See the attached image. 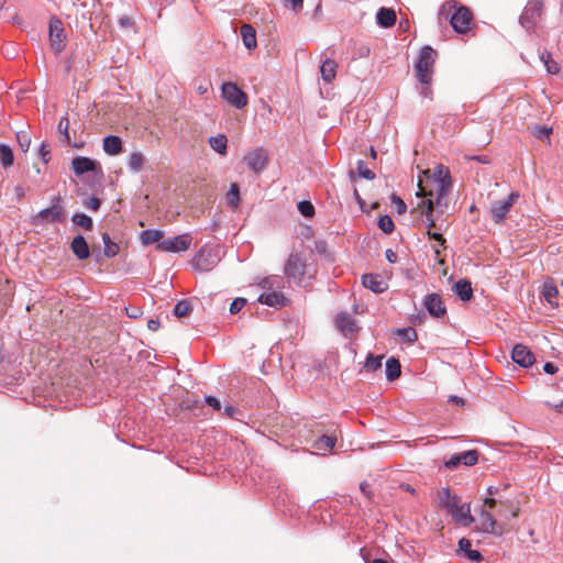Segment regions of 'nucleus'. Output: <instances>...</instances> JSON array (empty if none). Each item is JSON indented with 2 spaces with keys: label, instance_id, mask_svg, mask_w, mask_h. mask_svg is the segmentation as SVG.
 Wrapping results in <instances>:
<instances>
[{
  "label": "nucleus",
  "instance_id": "obj_1",
  "mask_svg": "<svg viewBox=\"0 0 563 563\" xmlns=\"http://www.w3.org/2000/svg\"><path fill=\"white\" fill-rule=\"evenodd\" d=\"M440 19L449 20L453 30L457 33H465L472 22L471 11L464 7H457L455 0L446 1L440 9Z\"/></svg>",
  "mask_w": 563,
  "mask_h": 563
},
{
  "label": "nucleus",
  "instance_id": "obj_2",
  "mask_svg": "<svg viewBox=\"0 0 563 563\" xmlns=\"http://www.w3.org/2000/svg\"><path fill=\"white\" fill-rule=\"evenodd\" d=\"M439 506L445 509L457 522L468 525L474 521L468 505H461L460 498L451 494L449 488H442L439 493Z\"/></svg>",
  "mask_w": 563,
  "mask_h": 563
},
{
  "label": "nucleus",
  "instance_id": "obj_3",
  "mask_svg": "<svg viewBox=\"0 0 563 563\" xmlns=\"http://www.w3.org/2000/svg\"><path fill=\"white\" fill-rule=\"evenodd\" d=\"M437 52L431 46L421 48L418 59L415 63L416 76L422 85H430L433 76V66Z\"/></svg>",
  "mask_w": 563,
  "mask_h": 563
},
{
  "label": "nucleus",
  "instance_id": "obj_4",
  "mask_svg": "<svg viewBox=\"0 0 563 563\" xmlns=\"http://www.w3.org/2000/svg\"><path fill=\"white\" fill-rule=\"evenodd\" d=\"M496 498L486 497L483 501V506L479 512V529L485 533H490L500 537L504 533V528L498 525L495 517L492 514V509L497 505Z\"/></svg>",
  "mask_w": 563,
  "mask_h": 563
},
{
  "label": "nucleus",
  "instance_id": "obj_5",
  "mask_svg": "<svg viewBox=\"0 0 563 563\" xmlns=\"http://www.w3.org/2000/svg\"><path fill=\"white\" fill-rule=\"evenodd\" d=\"M220 262L218 250L212 246H202L192 260V266L199 272H210Z\"/></svg>",
  "mask_w": 563,
  "mask_h": 563
},
{
  "label": "nucleus",
  "instance_id": "obj_6",
  "mask_svg": "<svg viewBox=\"0 0 563 563\" xmlns=\"http://www.w3.org/2000/svg\"><path fill=\"white\" fill-rule=\"evenodd\" d=\"M65 220V211L60 206V197H55L51 207L42 209L33 217V223H62Z\"/></svg>",
  "mask_w": 563,
  "mask_h": 563
},
{
  "label": "nucleus",
  "instance_id": "obj_7",
  "mask_svg": "<svg viewBox=\"0 0 563 563\" xmlns=\"http://www.w3.org/2000/svg\"><path fill=\"white\" fill-rule=\"evenodd\" d=\"M543 1L529 0L519 18V23L528 32H532L542 15Z\"/></svg>",
  "mask_w": 563,
  "mask_h": 563
},
{
  "label": "nucleus",
  "instance_id": "obj_8",
  "mask_svg": "<svg viewBox=\"0 0 563 563\" xmlns=\"http://www.w3.org/2000/svg\"><path fill=\"white\" fill-rule=\"evenodd\" d=\"M432 188L427 189V187L419 183V191L417 196L426 197L427 199L433 200L434 205H440L443 198L446 196L449 188L451 186V179H434L430 180Z\"/></svg>",
  "mask_w": 563,
  "mask_h": 563
},
{
  "label": "nucleus",
  "instance_id": "obj_9",
  "mask_svg": "<svg viewBox=\"0 0 563 563\" xmlns=\"http://www.w3.org/2000/svg\"><path fill=\"white\" fill-rule=\"evenodd\" d=\"M519 199V194L514 191L509 194L506 198L492 202L489 213L492 220L497 223H504L508 212L515 205V202Z\"/></svg>",
  "mask_w": 563,
  "mask_h": 563
},
{
  "label": "nucleus",
  "instance_id": "obj_10",
  "mask_svg": "<svg viewBox=\"0 0 563 563\" xmlns=\"http://www.w3.org/2000/svg\"><path fill=\"white\" fill-rule=\"evenodd\" d=\"M221 97L236 109H243L249 102L247 95L232 81L222 84Z\"/></svg>",
  "mask_w": 563,
  "mask_h": 563
},
{
  "label": "nucleus",
  "instance_id": "obj_11",
  "mask_svg": "<svg viewBox=\"0 0 563 563\" xmlns=\"http://www.w3.org/2000/svg\"><path fill=\"white\" fill-rule=\"evenodd\" d=\"M192 242V238L189 233H184L170 239L162 240L156 249L162 252L168 253H180L186 252Z\"/></svg>",
  "mask_w": 563,
  "mask_h": 563
},
{
  "label": "nucleus",
  "instance_id": "obj_12",
  "mask_svg": "<svg viewBox=\"0 0 563 563\" xmlns=\"http://www.w3.org/2000/svg\"><path fill=\"white\" fill-rule=\"evenodd\" d=\"M49 43L54 53L58 54L65 48L66 35L63 23L57 18L49 21Z\"/></svg>",
  "mask_w": 563,
  "mask_h": 563
},
{
  "label": "nucleus",
  "instance_id": "obj_13",
  "mask_svg": "<svg viewBox=\"0 0 563 563\" xmlns=\"http://www.w3.org/2000/svg\"><path fill=\"white\" fill-rule=\"evenodd\" d=\"M285 274L288 279L300 285L306 274V265L298 254H291L285 265Z\"/></svg>",
  "mask_w": 563,
  "mask_h": 563
},
{
  "label": "nucleus",
  "instance_id": "obj_14",
  "mask_svg": "<svg viewBox=\"0 0 563 563\" xmlns=\"http://www.w3.org/2000/svg\"><path fill=\"white\" fill-rule=\"evenodd\" d=\"M71 169L77 176H81L85 173L102 174V167L99 162L85 157L77 156L71 161Z\"/></svg>",
  "mask_w": 563,
  "mask_h": 563
},
{
  "label": "nucleus",
  "instance_id": "obj_15",
  "mask_svg": "<svg viewBox=\"0 0 563 563\" xmlns=\"http://www.w3.org/2000/svg\"><path fill=\"white\" fill-rule=\"evenodd\" d=\"M478 461V452L476 450L464 451L454 454L444 461V466L449 470L456 468L460 464L465 466H473Z\"/></svg>",
  "mask_w": 563,
  "mask_h": 563
},
{
  "label": "nucleus",
  "instance_id": "obj_16",
  "mask_svg": "<svg viewBox=\"0 0 563 563\" xmlns=\"http://www.w3.org/2000/svg\"><path fill=\"white\" fill-rule=\"evenodd\" d=\"M244 161L251 170L254 173H260L266 166L268 157L266 151L262 147H258L249 152L244 156Z\"/></svg>",
  "mask_w": 563,
  "mask_h": 563
},
{
  "label": "nucleus",
  "instance_id": "obj_17",
  "mask_svg": "<svg viewBox=\"0 0 563 563\" xmlns=\"http://www.w3.org/2000/svg\"><path fill=\"white\" fill-rule=\"evenodd\" d=\"M423 306L428 313L434 318H443L446 314V308L439 294L427 295L423 299Z\"/></svg>",
  "mask_w": 563,
  "mask_h": 563
},
{
  "label": "nucleus",
  "instance_id": "obj_18",
  "mask_svg": "<svg viewBox=\"0 0 563 563\" xmlns=\"http://www.w3.org/2000/svg\"><path fill=\"white\" fill-rule=\"evenodd\" d=\"M511 358L521 367H529L534 362V356L532 352L526 345L522 344H516L514 346L511 352Z\"/></svg>",
  "mask_w": 563,
  "mask_h": 563
},
{
  "label": "nucleus",
  "instance_id": "obj_19",
  "mask_svg": "<svg viewBox=\"0 0 563 563\" xmlns=\"http://www.w3.org/2000/svg\"><path fill=\"white\" fill-rule=\"evenodd\" d=\"M287 298L284 296L283 292L278 291V290H273V291H268V292H263L260 297H258V302L263 303V305H266V306H269V307H274V308H282V307H285L286 303H287Z\"/></svg>",
  "mask_w": 563,
  "mask_h": 563
},
{
  "label": "nucleus",
  "instance_id": "obj_20",
  "mask_svg": "<svg viewBox=\"0 0 563 563\" xmlns=\"http://www.w3.org/2000/svg\"><path fill=\"white\" fill-rule=\"evenodd\" d=\"M362 284L365 288L375 294H382L386 290L387 285L378 274H365L362 276Z\"/></svg>",
  "mask_w": 563,
  "mask_h": 563
},
{
  "label": "nucleus",
  "instance_id": "obj_21",
  "mask_svg": "<svg viewBox=\"0 0 563 563\" xmlns=\"http://www.w3.org/2000/svg\"><path fill=\"white\" fill-rule=\"evenodd\" d=\"M335 325L344 335L352 334L357 329L354 318L347 312H341L335 317Z\"/></svg>",
  "mask_w": 563,
  "mask_h": 563
},
{
  "label": "nucleus",
  "instance_id": "obj_22",
  "mask_svg": "<svg viewBox=\"0 0 563 563\" xmlns=\"http://www.w3.org/2000/svg\"><path fill=\"white\" fill-rule=\"evenodd\" d=\"M70 250L80 261L87 260L90 256L89 245L82 235H76L73 239Z\"/></svg>",
  "mask_w": 563,
  "mask_h": 563
},
{
  "label": "nucleus",
  "instance_id": "obj_23",
  "mask_svg": "<svg viewBox=\"0 0 563 563\" xmlns=\"http://www.w3.org/2000/svg\"><path fill=\"white\" fill-rule=\"evenodd\" d=\"M102 148L108 155L115 156L123 150L122 140L117 135H107L102 141Z\"/></svg>",
  "mask_w": 563,
  "mask_h": 563
},
{
  "label": "nucleus",
  "instance_id": "obj_24",
  "mask_svg": "<svg viewBox=\"0 0 563 563\" xmlns=\"http://www.w3.org/2000/svg\"><path fill=\"white\" fill-rule=\"evenodd\" d=\"M453 291L462 301H468L473 297L472 284L467 279L457 280L453 286Z\"/></svg>",
  "mask_w": 563,
  "mask_h": 563
},
{
  "label": "nucleus",
  "instance_id": "obj_25",
  "mask_svg": "<svg viewBox=\"0 0 563 563\" xmlns=\"http://www.w3.org/2000/svg\"><path fill=\"white\" fill-rule=\"evenodd\" d=\"M338 64L334 59L327 58L320 66L321 77L324 82L330 84L336 76Z\"/></svg>",
  "mask_w": 563,
  "mask_h": 563
},
{
  "label": "nucleus",
  "instance_id": "obj_26",
  "mask_svg": "<svg viewBox=\"0 0 563 563\" xmlns=\"http://www.w3.org/2000/svg\"><path fill=\"white\" fill-rule=\"evenodd\" d=\"M378 25L383 27H390L396 22V13L393 9L380 8L376 14Z\"/></svg>",
  "mask_w": 563,
  "mask_h": 563
},
{
  "label": "nucleus",
  "instance_id": "obj_27",
  "mask_svg": "<svg viewBox=\"0 0 563 563\" xmlns=\"http://www.w3.org/2000/svg\"><path fill=\"white\" fill-rule=\"evenodd\" d=\"M241 36L246 48L252 49L256 47V32L251 24H243L241 26Z\"/></svg>",
  "mask_w": 563,
  "mask_h": 563
},
{
  "label": "nucleus",
  "instance_id": "obj_28",
  "mask_svg": "<svg viewBox=\"0 0 563 563\" xmlns=\"http://www.w3.org/2000/svg\"><path fill=\"white\" fill-rule=\"evenodd\" d=\"M335 445V438L329 435L319 437L312 444V448L319 451L322 455L331 452Z\"/></svg>",
  "mask_w": 563,
  "mask_h": 563
},
{
  "label": "nucleus",
  "instance_id": "obj_29",
  "mask_svg": "<svg viewBox=\"0 0 563 563\" xmlns=\"http://www.w3.org/2000/svg\"><path fill=\"white\" fill-rule=\"evenodd\" d=\"M210 147L218 154L224 156L228 153V139L224 134L210 136L208 140Z\"/></svg>",
  "mask_w": 563,
  "mask_h": 563
},
{
  "label": "nucleus",
  "instance_id": "obj_30",
  "mask_svg": "<svg viewBox=\"0 0 563 563\" xmlns=\"http://www.w3.org/2000/svg\"><path fill=\"white\" fill-rule=\"evenodd\" d=\"M401 374V366L397 358L390 357L386 362V377L389 382L397 379Z\"/></svg>",
  "mask_w": 563,
  "mask_h": 563
},
{
  "label": "nucleus",
  "instance_id": "obj_31",
  "mask_svg": "<svg viewBox=\"0 0 563 563\" xmlns=\"http://www.w3.org/2000/svg\"><path fill=\"white\" fill-rule=\"evenodd\" d=\"M164 236V232L162 230H144L141 233V241L144 245H150L153 243H159L162 238Z\"/></svg>",
  "mask_w": 563,
  "mask_h": 563
},
{
  "label": "nucleus",
  "instance_id": "obj_32",
  "mask_svg": "<svg viewBox=\"0 0 563 563\" xmlns=\"http://www.w3.org/2000/svg\"><path fill=\"white\" fill-rule=\"evenodd\" d=\"M227 203L232 209L235 210L240 205V188L236 183H232L230 185V190L227 194Z\"/></svg>",
  "mask_w": 563,
  "mask_h": 563
},
{
  "label": "nucleus",
  "instance_id": "obj_33",
  "mask_svg": "<svg viewBox=\"0 0 563 563\" xmlns=\"http://www.w3.org/2000/svg\"><path fill=\"white\" fill-rule=\"evenodd\" d=\"M283 279L279 276H271L264 278L260 286L265 290V292L278 290L283 287Z\"/></svg>",
  "mask_w": 563,
  "mask_h": 563
},
{
  "label": "nucleus",
  "instance_id": "obj_34",
  "mask_svg": "<svg viewBox=\"0 0 563 563\" xmlns=\"http://www.w3.org/2000/svg\"><path fill=\"white\" fill-rule=\"evenodd\" d=\"M103 253L107 257H114L119 253V245L113 242L108 233L102 234Z\"/></svg>",
  "mask_w": 563,
  "mask_h": 563
},
{
  "label": "nucleus",
  "instance_id": "obj_35",
  "mask_svg": "<svg viewBox=\"0 0 563 563\" xmlns=\"http://www.w3.org/2000/svg\"><path fill=\"white\" fill-rule=\"evenodd\" d=\"M422 203L424 205V210L422 211V216L424 217V221L429 228V230H431V228H433L435 225V221L433 219V200L432 199H427V200H422Z\"/></svg>",
  "mask_w": 563,
  "mask_h": 563
},
{
  "label": "nucleus",
  "instance_id": "obj_36",
  "mask_svg": "<svg viewBox=\"0 0 563 563\" xmlns=\"http://www.w3.org/2000/svg\"><path fill=\"white\" fill-rule=\"evenodd\" d=\"M71 221L76 225H78V227H80V228H82L85 230H91L92 227H93L92 219L89 216H87L86 213H82V212L75 213L73 216V218H71Z\"/></svg>",
  "mask_w": 563,
  "mask_h": 563
},
{
  "label": "nucleus",
  "instance_id": "obj_37",
  "mask_svg": "<svg viewBox=\"0 0 563 563\" xmlns=\"http://www.w3.org/2000/svg\"><path fill=\"white\" fill-rule=\"evenodd\" d=\"M13 152L7 144H0V163L3 167H9L13 164Z\"/></svg>",
  "mask_w": 563,
  "mask_h": 563
},
{
  "label": "nucleus",
  "instance_id": "obj_38",
  "mask_svg": "<svg viewBox=\"0 0 563 563\" xmlns=\"http://www.w3.org/2000/svg\"><path fill=\"white\" fill-rule=\"evenodd\" d=\"M559 290L553 283H544L542 286V296L550 303L553 305V300L558 297Z\"/></svg>",
  "mask_w": 563,
  "mask_h": 563
},
{
  "label": "nucleus",
  "instance_id": "obj_39",
  "mask_svg": "<svg viewBox=\"0 0 563 563\" xmlns=\"http://www.w3.org/2000/svg\"><path fill=\"white\" fill-rule=\"evenodd\" d=\"M144 164V156L142 153H132L129 157V168L134 172V173H137L142 169V166Z\"/></svg>",
  "mask_w": 563,
  "mask_h": 563
},
{
  "label": "nucleus",
  "instance_id": "obj_40",
  "mask_svg": "<svg viewBox=\"0 0 563 563\" xmlns=\"http://www.w3.org/2000/svg\"><path fill=\"white\" fill-rule=\"evenodd\" d=\"M190 311L191 305L187 300H180L174 307V313L179 318L188 316Z\"/></svg>",
  "mask_w": 563,
  "mask_h": 563
},
{
  "label": "nucleus",
  "instance_id": "obj_41",
  "mask_svg": "<svg viewBox=\"0 0 563 563\" xmlns=\"http://www.w3.org/2000/svg\"><path fill=\"white\" fill-rule=\"evenodd\" d=\"M383 356H374L368 354L365 361V368L369 372H375L382 366Z\"/></svg>",
  "mask_w": 563,
  "mask_h": 563
},
{
  "label": "nucleus",
  "instance_id": "obj_42",
  "mask_svg": "<svg viewBox=\"0 0 563 563\" xmlns=\"http://www.w3.org/2000/svg\"><path fill=\"white\" fill-rule=\"evenodd\" d=\"M378 228L386 234L391 233L395 228L393 219L387 214L382 216L378 219Z\"/></svg>",
  "mask_w": 563,
  "mask_h": 563
},
{
  "label": "nucleus",
  "instance_id": "obj_43",
  "mask_svg": "<svg viewBox=\"0 0 563 563\" xmlns=\"http://www.w3.org/2000/svg\"><path fill=\"white\" fill-rule=\"evenodd\" d=\"M356 169L360 177H363L367 180H373L375 178V173L366 166L364 161L357 162Z\"/></svg>",
  "mask_w": 563,
  "mask_h": 563
},
{
  "label": "nucleus",
  "instance_id": "obj_44",
  "mask_svg": "<svg viewBox=\"0 0 563 563\" xmlns=\"http://www.w3.org/2000/svg\"><path fill=\"white\" fill-rule=\"evenodd\" d=\"M68 129H69L68 118L67 117L60 118V120L58 122V125H57V130L62 134L64 141L67 142V143L70 142V136H69Z\"/></svg>",
  "mask_w": 563,
  "mask_h": 563
},
{
  "label": "nucleus",
  "instance_id": "obj_45",
  "mask_svg": "<svg viewBox=\"0 0 563 563\" xmlns=\"http://www.w3.org/2000/svg\"><path fill=\"white\" fill-rule=\"evenodd\" d=\"M397 333L409 343H413L417 340V332L412 328L398 329Z\"/></svg>",
  "mask_w": 563,
  "mask_h": 563
},
{
  "label": "nucleus",
  "instance_id": "obj_46",
  "mask_svg": "<svg viewBox=\"0 0 563 563\" xmlns=\"http://www.w3.org/2000/svg\"><path fill=\"white\" fill-rule=\"evenodd\" d=\"M298 210L306 218L312 217L314 213V207L310 201L307 200L300 201L298 203Z\"/></svg>",
  "mask_w": 563,
  "mask_h": 563
},
{
  "label": "nucleus",
  "instance_id": "obj_47",
  "mask_svg": "<svg viewBox=\"0 0 563 563\" xmlns=\"http://www.w3.org/2000/svg\"><path fill=\"white\" fill-rule=\"evenodd\" d=\"M551 132V128H547L545 125H538L534 128L533 135L539 140H545L550 137Z\"/></svg>",
  "mask_w": 563,
  "mask_h": 563
},
{
  "label": "nucleus",
  "instance_id": "obj_48",
  "mask_svg": "<svg viewBox=\"0 0 563 563\" xmlns=\"http://www.w3.org/2000/svg\"><path fill=\"white\" fill-rule=\"evenodd\" d=\"M245 305H246V299H245V298H241V297L235 298V299L231 302V305H230V312H231L232 314H236V313H239V312L243 309V307H244Z\"/></svg>",
  "mask_w": 563,
  "mask_h": 563
},
{
  "label": "nucleus",
  "instance_id": "obj_49",
  "mask_svg": "<svg viewBox=\"0 0 563 563\" xmlns=\"http://www.w3.org/2000/svg\"><path fill=\"white\" fill-rule=\"evenodd\" d=\"M84 206L89 210L98 211L101 206V201L97 197H89L84 200Z\"/></svg>",
  "mask_w": 563,
  "mask_h": 563
},
{
  "label": "nucleus",
  "instance_id": "obj_50",
  "mask_svg": "<svg viewBox=\"0 0 563 563\" xmlns=\"http://www.w3.org/2000/svg\"><path fill=\"white\" fill-rule=\"evenodd\" d=\"M391 203L395 206L396 208V211L401 214V213H405L407 211V206L406 203L404 202V200L396 196V195H393L391 196Z\"/></svg>",
  "mask_w": 563,
  "mask_h": 563
},
{
  "label": "nucleus",
  "instance_id": "obj_51",
  "mask_svg": "<svg viewBox=\"0 0 563 563\" xmlns=\"http://www.w3.org/2000/svg\"><path fill=\"white\" fill-rule=\"evenodd\" d=\"M543 60H544V65H545V68L549 74L555 75L560 71L559 64L556 62H554L553 59H551L550 56H548V59H543Z\"/></svg>",
  "mask_w": 563,
  "mask_h": 563
},
{
  "label": "nucleus",
  "instance_id": "obj_52",
  "mask_svg": "<svg viewBox=\"0 0 563 563\" xmlns=\"http://www.w3.org/2000/svg\"><path fill=\"white\" fill-rule=\"evenodd\" d=\"M434 179H451V177H450L449 172L444 170L443 167L440 165L434 169V172L432 174L431 180H434Z\"/></svg>",
  "mask_w": 563,
  "mask_h": 563
},
{
  "label": "nucleus",
  "instance_id": "obj_53",
  "mask_svg": "<svg viewBox=\"0 0 563 563\" xmlns=\"http://www.w3.org/2000/svg\"><path fill=\"white\" fill-rule=\"evenodd\" d=\"M205 401L209 406H211L214 410H221V408H222L220 400L213 396H206Z\"/></svg>",
  "mask_w": 563,
  "mask_h": 563
},
{
  "label": "nucleus",
  "instance_id": "obj_54",
  "mask_svg": "<svg viewBox=\"0 0 563 563\" xmlns=\"http://www.w3.org/2000/svg\"><path fill=\"white\" fill-rule=\"evenodd\" d=\"M40 157L44 163H47L51 158V151L46 144H42L40 147Z\"/></svg>",
  "mask_w": 563,
  "mask_h": 563
},
{
  "label": "nucleus",
  "instance_id": "obj_55",
  "mask_svg": "<svg viewBox=\"0 0 563 563\" xmlns=\"http://www.w3.org/2000/svg\"><path fill=\"white\" fill-rule=\"evenodd\" d=\"M471 547H472L471 540H468V539H466V538H462V539H460V541H459V548H460V550H461L462 552H464L465 554H467V553H468V551H471V550H472V549H471Z\"/></svg>",
  "mask_w": 563,
  "mask_h": 563
},
{
  "label": "nucleus",
  "instance_id": "obj_56",
  "mask_svg": "<svg viewBox=\"0 0 563 563\" xmlns=\"http://www.w3.org/2000/svg\"><path fill=\"white\" fill-rule=\"evenodd\" d=\"M20 146L23 151H27L30 147L31 140L26 134H18Z\"/></svg>",
  "mask_w": 563,
  "mask_h": 563
},
{
  "label": "nucleus",
  "instance_id": "obj_57",
  "mask_svg": "<svg viewBox=\"0 0 563 563\" xmlns=\"http://www.w3.org/2000/svg\"><path fill=\"white\" fill-rule=\"evenodd\" d=\"M284 2L289 3L294 11H300L303 5V0H284Z\"/></svg>",
  "mask_w": 563,
  "mask_h": 563
},
{
  "label": "nucleus",
  "instance_id": "obj_58",
  "mask_svg": "<svg viewBox=\"0 0 563 563\" xmlns=\"http://www.w3.org/2000/svg\"><path fill=\"white\" fill-rule=\"evenodd\" d=\"M428 235L430 239L437 241L440 245H443L445 242V240L441 233L431 232V230H428Z\"/></svg>",
  "mask_w": 563,
  "mask_h": 563
},
{
  "label": "nucleus",
  "instance_id": "obj_59",
  "mask_svg": "<svg viewBox=\"0 0 563 563\" xmlns=\"http://www.w3.org/2000/svg\"><path fill=\"white\" fill-rule=\"evenodd\" d=\"M558 366L551 362H547L544 365H543V371L547 373V374H550V375H553L558 372Z\"/></svg>",
  "mask_w": 563,
  "mask_h": 563
},
{
  "label": "nucleus",
  "instance_id": "obj_60",
  "mask_svg": "<svg viewBox=\"0 0 563 563\" xmlns=\"http://www.w3.org/2000/svg\"><path fill=\"white\" fill-rule=\"evenodd\" d=\"M466 555L470 560L476 561V562H479L483 559L481 552L477 550H471V551H468V553Z\"/></svg>",
  "mask_w": 563,
  "mask_h": 563
},
{
  "label": "nucleus",
  "instance_id": "obj_61",
  "mask_svg": "<svg viewBox=\"0 0 563 563\" xmlns=\"http://www.w3.org/2000/svg\"><path fill=\"white\" fill-rule=\"evenodd\" d=\"M14 195L18 200H21L25 196V189L22 185H16L14 187Z\"/></svg>",
  "mask_w": 563,
  "mask_h": 563
},
{
  "label": "nucleus",
  "instance_id": "obj_62",
  "mask_svg": "<svg viewBox=\"0 0 563 563\" xmlns=\"http://www.w3.org/2000/svg\"><path fill=\"white\" fill-rule=\"evenodd\" d=\"M385 256H386V260L389 262V263H395L397 261V254L388 249L386 252H385Z\"/></svg>",
  "mask_w": 563,
  "mask_h": 563
},
{
  "label": "nucleus",
  "instance_id": "obj_63",
  "mask_svg": "<svg viewBox=\"0 0 563 563\" xmlns=\"http://www.w3.org/2000/svg\"><path fill=\"white\" fill-rule=\"evenodd\" d=\"M159 320L158 319H151L148 320L147 322V328L151 330V331H156L158 330L159 328Z\"/></svg>",
  "mask_w": 563,
  "mask_h": 563
},
{
  "label": "nucleus",
  "instance_id": "obj_64",
  "mask_svg": "<svg viewBox=\"0 0 563 563\" xmlns=\"http://www.w3.org/2000/svg\"><path fill=\"white\" fill-rule=\"evenodd\" d=\"M126 313H128V316H129L130 318H132V319H136V318H139V316H140L141 311H140V309H139V308H136V307L131 308V309L126 308Z\"/></svg>",
  "mask_w": 563,
  "mask_h": 563
}]
</instances>
